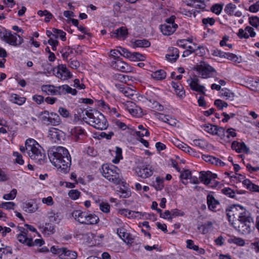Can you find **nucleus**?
Listing matches in <instances>:
<instances>
[{"label":"nucleus","instance_id":"nucleus-1","mask_svg":"<svg viewBox=\"0 0 259 259\" xmlns=\"http://www.w3.org/2000/svg\"><path fill=\"white\" fill-rule=\"evenodd\" d=\"M49 158L51 163L60 171L67 173L71 165V157L68 151L63 147H57L50 153Z\"/></svg>","mask_w":259,"mask_h":259},{"label":"nucleus","instance_id":"nucleus-2","mask_svg":"<svg viewBox=\"0 0 259 259\" xmlns=\"http://www.w3.org/2000/svg\"><path fill=\"white\" fill-rule=\"evenodd\" d=\"M20 150L36 163L41 164L45 161L46 155L42 148L33 139H27L25 141V146H20Z\"/></svg>","mask_w":259,"mask_h":259},{"label":"nucleus","instance_id":"nucleus-3","mask_svg":"<svg viewBox=\"0 0 259 259\" xmlns=\"http://www.w3.org/2000/svg\"><path fill=\"white\" fill-rule=\"evenodd\" d=\"M85 114L87 117H83V120L94 128L100 130H104L107 128V121L100 112L93 110H85Z\"/></svg>","mask_w":259,"mask_h":259},{"label":"nucleus","instance_id":"nucleus-4","mask_svg":"<svg viewBox=\"0 0 259 259\" xmlns=\"http://www.w3.org/2000/svg\"><path fill=\"white\" fill-rule=\"evenodd\" d=\"M100 170L104 178L114 184H119L121 181L120 170L116 166L104 164Z\"/></svg>","mask_w":259,"mask_h":259},{"label":"nucleus","instance_id":"nucleus-5","mask_svg":"<svg viewBox=\"0 0 259 259\" xmlns=\"http://www.w3.org/2000/svg\"><path fill=\"white\" fill-rule=\"evenodd\" d=\"M74 219L80 224L95 225L99 222V218L95 214L89 213L80 210H75L72 212Z\"/></svg>","mask_w":259,"mask_h":259},{"label":"nucleus","instance_id":"nucleus-6","mask_svg":"<svg viewBox=\"0 0 259 259\" xmlns=\"http://www.w3.org/2000/svg\"><path fill=\"white\" fill-rule=\"evenodd\" d=\"M198 72L199 75L202 78L211 77L213 73L215 72V69L208 64L204 62H200L194 68Z\"/></svg>","mask_w":259,"mask_h":259},{"label":"nucleus","instance_id":"nucleus-7","mask_svg":"<svg viewBox=\"0 0 259 259\" xmlns=\"http://www.w3.org/2000/svg\"><path fill=\"white\" fill-rule=\"evenodd\" d=\"M50 251L53 253L58 255L60 258L62 259H76L77 256V253L66 248L53 246L50 248Z\"/></svg>","mask_w":259,"mask_h":259},{"label":"nucleus","instance_id":"nucleus-8","mask_svg":"<svg viewBox=\"0 0 259 259\" xmlns=\"http://www.w3.org/2000/svg\"><path fill=\"white\" fill-rule=\"evenodd\" d=\"M175 18L174 16H171L165 20L164 24L160 25V29L163 35H170L176 31L178 25L175 23Z\"/></svg>","mask_w":259,"mask_h":259},{"label":"nucleus","instance_id":"nucleus-9","mask_svg":"<svg viewBox=\"0 0 259 259\" xmlns=\"http://www.w3.org/2000/svg\"><path fill=\"white\" fill-rule=\"evenodd\" d=\"M53 74L62 80L71 78L72 77V74L64 64H59L55 68L53 69Z\"/></svg>","mask_w":259,"mask_h":259},{"label":"nucleus","instance_id":"nucleus-10","mask_svg":"<svg viewBox=\"0 0 259 259\" xmlns=\"http://www.w3.org/2000/svg\"><path fill=\"white\" fill-rule=\"evenodd\" d=\"M5 42L10 45L17 47L23 44L24 40L22 37L16 33H12L11 31H9Z\"/></svg>","mask_w":259,"mask_h":259},{"label":"nucleus","instance_id":"nucleus-11","mask_svg":"<svg viewBox=\"0 0 259 259\" xmlns=\"http://www.w3.org/2000/svg\"><path fill=\"white\" fill-rule=\"evenodd\" d=\"M64 133L56 128H51L49 131L48 137L54 143H59L63 139Z\"/></svg>","mask_w":259,"mask_h":259},{"label":"nucleus","instance_id":"nucleus-12","mask_svg":"<svg viewBox=\"0 0 259 259\" xmlns=\"http://www.w3.org/2000/svg\"><path fill=\"white\" fill-rule=\"evenodd\" d=\"M187 82L189 83L190 88L192 90L205 95V92H204L205 87L199 84V80L197 77L189 78L187 80Z\"/></svg>","mask_w":259,"mask_h":259},{"label":"nucleus","instance_id":"nucleus-13","mask_svg":"<svg viewBox=\"0 0 259 259\" xmlns=\"http://www.w3.org/2000/svg\"><path fill=\"white\" fill-rule=\"evenodd\" d=\"M203 130L212 135H218L219 136L221 134H224L225 129L222 127H219L211 124H205L202 126Z\"/></svg>","mask_w":259,"mask_h":259},{"label":"nucleus","instance_id":"nucleus-14","mask_svg":"<svg viewBox=\"0 0 259 259\" xmlns=\"http://www.w3.org/2000/svg\"><path fill=\"white\" fill-rule=\"evenodd\" d=\"M70 134L74 138L75 141L82 140L87 136L84 130L80 126H75L71 128Z\"/></svg>","mask_w":259,"mask_h":259},{"label":"nucleus","instance_id":"nucleus-15","mask_svg":"<svg viewBox=\"0 0 259 259\" xmlns=\"http://www.w3.org/2000/svg\"><path fill=\"white\" fill-rule=\"evenodd\" d=\"M116 233L119 237L127 244H132L134 242V238L133 236L129 233L127 232L124 228H118L116 230Z\"/></svg>","mask_w":259,"mask_h":259},{"label":"nucleus","instance_id":"nucleus-16","mask_svg":"<svg viewBox=\"0 0 259 259\" xmlns=\"http://www.w3.org/2000/svg\"><path fill=\"white\" fill-rule=\"evenodd\" d=\"M252 221H245L243 222H239V224L237 228H235L240 233L246 235L249 234L251 231L250 224Z\"/></svg>","mask_w":259,"mask_h":259},{"label":"nucleus","instance_id":"nucleus-17","mask_svg":"<svg viewBox=\"0 0 259 259\" xmlns=\"http://www.w3.org/2000/svg\"><path fill=\"white\" fill-rule=\"evenodd\" d=\"M61 86L55 87L53 85H43L41 87V91L47 95H57L61 94V90H60Z\"/></svg>","mask_w":259,"mask_h":259},{"label":"nucleus","instance_id":"nucleus-18","mask_svg":"<svg viewBox=\"0 0 259 259\" xmlns=\"http://www.w3.org/2000/svg\"><path fill=\"white\" fill-rule=\"evenodd\" d=\"M179 56V52L177 48L174 47L169 48L167 54L165 55L166 59L171 62H175Z\"/></svg>","mask_w":259,"mask_h":259},{"label":"nucleus","instance_id":"nucleus-19","mask_svg":"<svg viewBox=\"0 0 259 259\" xmlns=\"http://www.w3.org/2000/svg\"><path fill=\"white\" fill-rule=\"evenodd\" d=\"M231 147L237 153L244 152L248 153L249 151V148L244 142L239 143L237 141H234L232 144Z\"/></svg>","mask_w":259,"mask_h":259},{"label":"nucleus","instance_id":"nucleus-20","mask_svg":"<svg viewBox=\"0 0 259 259\" xmlns=\"http://www.w3.org/2000/svg\"><path fill=\"white\" fill-rule=\"evenodd\" d=\"M126 107H127V109L132 115L137 117H140L143 115L142 109L132 102L127 103Z\"/></svg>","mask_w":259,"mask_h":259},{"label":"nucleus","instance_id":"nucleus-21","mask_svg":"<svg viewBox=\"0 0 259 259\" xmlns=\"http://www.w3.org/2000/svg\"><path fill=\"white\" fill-rule=\"evenodd\" d=\"M136 172L139 177L146 179L151 176L153 174V170L147 166H142L138 168Z\"/></svg>","mask_w":259,"mask_h":259},{"label":"nucleus","instance_id":"nucleus-22","mask_svg":"<svg viewBox=\"0 0 259 259\" xmlns=\"http://www.w3.org/2000/svg\"><path fill=\"white\" fill-rule=\"evenodd\" d=\"M240 208L241 207H240V205H233L227 207L226 213L227 219L230 223L233 221L232 220V216L237 214V210H239Z\"/></svg>","mask_w":259,"mask_h":259},{"label":"nucleus","instance_id":"nucleus-23","mask_svg":"<svg viewBox=\"0 0 259 259\" xmlns=\"http://www.w3.org/2000/svg\"><path fill=\"white\" fill-rule=\"evenodd\" d=\"M174 145L183 151L189 153L190 155H194L195 152L187 144L180 142L179 140H175L174 142Z\"/></svg>","mask_w":259,"mask_h":259},{"label":"nucleus","instance_id":"nucleus-24","mask_svg":"<svg viewBox=\"0 0 259 259\" xmlns=\"http://www.w3.org/2000/svg\"><path fill=\"white\" fill-rule=\"evenodd\" d=\"M207 204L209 209L211 211H214L217 206L219 205L220 203L212 195L208 194L207 196Z\"/></svg>","mask_w":259,"mask_h":259},{"label":"nucleus","instance_id":"nucleus-25","mask_svg":"<svg viewBox=\"0 0 259 259\" xmlns=\"http://www.w3.org/2000/svg\"><path fill=\"white\" fill-rule=\"evenodd\" d=\"M118 89L120 92H121L125 97L131 98L133 97L135 93V91L131 89L129 87L124 85H119Z\"/></svg>","mask_w":259,"mask_h":259},{"label":"nucleus","instance_id":"nucleus-26","mask_svg":"<svg viewBox=\"0 0 259 259\" xmlns=\"http://www.w3.org/2000/svg\"><path fill=\"white\" fill-rule=\"evenodd\" d=\"M23 208L25 211L32 213L35 212L37 209L38 207L35 202L30 201L24 203Z\"/></svg>","mask_w":259,"mask_h":259},{"label":"nucleus","instance_id":"nucleus-27","mask_svg":"<svg viewBox=\"0 0 259 259\" xmlns=\"http://www.w3.org/2000/svg\"><path fill=\"white\" fill-rule=\"evenodd\" d=\"M172 87L174 89V90L176 94L180 98H183L185 96V91L184 90L183 87L179 82L175 81L171 82Z\"/></svg>","mask_w":259,"mask_h":259},{"label":"nucleus","instance_id":"nucleus-28","mask_svg":"<svg viewBox=\"0 0 259 259\" xmlns=\"http://www.w3.org/2000/svg\"><path fill=\"white\" fill-rule=\"evenodd\" d=\"M127 34V30L123 27H121L115 30L111 34V36L112 37H120L124 38L126 36Z\"/></svg>","mask_w":259,"mask_h":259},{"label":"nucleus","instance_id":"nucleus-29","mask_svg":"<svg viewBox=\"0 0 259 259\" xmlns=\"http://www.w3.org/2000/svg\"><path fill=\"white\" fill-rule=\"evenodd\" d=\"M240 207H241V208L239 209V210H237V211H238L239 222H243L245 221H252V219L248 215L247 212L244 208V207L241 205H240Z\"/></svg>","mask_w":259,"mask_h":259},{"label":"nucleus","instance_id":"nucleus-30","mask_svg":"<svg viewBox=\"0 0 259 259\" xmlns=\"http://www.w3.org/2000/svg\"><path fill=\"white\" fill-rule=\"evenodd\" d=\"M115 68L120 71L127 72L129 71V66L128 64L120 60H117L115 62Z\"/></svg>","mask_w":259,"mask_h":259},{"label":"nucleus","instance_id":"nucleus-31","mask_svg":"<svg viewBox=\"0 0 259 259\" xmlns=\"http://www.w3.org/2000/svg\"><path fill=\"white\" fill-rule=\"evenodd\" d=\"M156 116L158 119L167 123L170 125L176 126L177 124L176 120L172 119L171 118H169L168 116L167 115L161 113H158L156 115Z\"/></svg>","mask_w":259,"mask_h":259},{"label":"nucleus","instance_id":"nucleus-32","mask_svg":"<svg viewBox=\"0 0 259 259\" xmlns=\"http://www.w3.org/2000/svg\"><path fill=\"white\" fill-rule=\"evenodd\" d=\"M61 122V120L58 114L53 112L50 113L49 125L56 126L60 124Z\"/></svg>","mask_w":259,"mask_h":259},{"label":"nucleus","instance_id":"nucleus-33","mask_svg":"<svg viewBox=\"0 0 259 259\" xmlns=\"http://www.w3.org/2000/svg\"><path fill=\"white\" fill-rule=\"evenodd\" d=\"M187 247L190 249H193L197 251L199 254H203L205 253V250L203 248H199L198 245H195L194 241L192 240H187L186 241Z\"/></svg>","mask_w":259,"mask_h":259},{"label":"nucleus","instance_id":"nucleus-34","mask_svg":"<svg viewBox=\"0 0 259 259\" xmlns=\"http://www.w3.org/2000/svg\"><path fill=\"white\" fill-rule=\"evenodd\" d=\"M151 76L156 80H162L166 77V72L163 70L160 69L152 72Z\"/></svg>","mask_w":259,"mask_h":259},{"label":"nucleus","instance_id":"nucleus-35","mask_svg":"<svg viewBox=\"0 0 259 259\" xmlns=\"http://www.w3.org/2000/svg\"><path fill=\"white\" fill-rule=\"evenodd\" d=\"M12 253V249L10 246L2 244L0 247V259H3L6 255Z\"/></svg>","mask_w":259,"mask_h":259},{"label":"nucleus","instance_id":"nucleus-36","mask_svg":"<svg viewBox=\"0 0 259 259\" xmlns=\"http://www.w3.org/2000/svg\"><path fill=\"white\" fill-rule=\"evenodd\" d=\"M10 100L15 104L22 105L25 103L26 99L25 98L19 96L17 94H12L11 96Z\"/></svg>","mask_w":259,"mask_h":259},{"label":"nucleus","instance_id":"nucleus-37","mask_svg":"<svg viewBox=\"0 0 259 259\" xmlns=\"http://www.w3.org/2000/svg\"><path fill=\"white\" fill-rule=\"evenodd\" d=\"M17 238L19 242L22 243H26L29 246H32L34 245L32 238H26L20 233L18 234Z\"/></svg>","mask_w":259,"mask_h":259},{"label":"nucleus","instance_id":"nucleus-38","mask_svg":"<svg viewBox=\"0 0 259 259\" xmlns=\"http://www.w3.org/2000/svg\"><path fill=\"white\" fill-rule=\"evenodd\" d=\"M208 176V171L206 172L202 171L199 172V179L201 182L208 185L210 183V178Z\"/></svg>","mask_w":259,"mask_h":259},{"label":"nucleus","instance_id":"nucleus-39","mask_svg":"<svg viewBox=\"0 0 259 259\" xmlns=\"http://www.w3.org/2000/svg\"><path fill=\"white\" fill-rule=\"evenodd\" d=\"M42 233L48 235L53 234L55 232L54 226L50 223H46L45 226L42 227Z\"/></svg>","mask_w":259,"mask_h":259},{"label":"nucleus","instance_id":"nucleus-40","mask_svg":"<svg viewBox=\"0 0 259 259\" xmlns=\"http://www.w3.org/2000/svg\"><path fill=\"white\" fill-rule=\"evenodd\" d=\"M50 115V113L49 111L45 110L39 113V118L44 124L49 125Z\"/></svg>","mask_w":259,"mask_h":259},{"label":"nucleus","instance_id":"nucleus-41","mask_svg":"<svg viewBox=\"0 0 259 259\" xmlns=\"http://www.w3.org/2000/svg\"><path fill=\"white\" fill-rule=\"evenodd\" d=\"M150 42L146 39H137L134 42V47L137 48H148L150 47Z\"/></svg>","mask_w":259,"mask_h":259},{"label":"nucleus","instance_id":"nucleus-42","mask_svg":"<svg viewBox=\"0 0 259 259\" xmlns=\"http://www.w3.org/2000/svg\"><path fill=\"white\" fill-rule=\"evenodd\" d=\"M49 221L51 222L59 224L62 220V218L58 213H55L53 211H51L49 214Z\"/></svg>","mask_w":259,"mask_h":259},{"label":"nucleus","instance_id":"nucleus-43","mask_svg":"<svg viewBox=\"0 0 259 259\" xmlns=\"http://www.w3.org/2000/svg\"><path fill=\"white\" fill-rule=\"evenodd\" d=\"M145 56L138 52L130 53L129 56V59L133 61H143L144 60Z\"/></svg>","mask_w":259,"mask_h":259},{"label":"nucleus","instance_id":"nucleus-44","mask_svg":"<svg viewBox=\"0 0 259 259\" xmlns=\"http://www.w3.org/2000/svg\"><path fill=\"white\" fill-rule=\"evenodd\" d=\"M60 90H61V94L67 93L72 95H75L77 93V91L75 89H72L67 84L61 85Z\"/></svg>","mask_w":259,"mask_h":259},{"label":"nucleus","instance_id":"nucleus-45","mask_svg":"<svg viewBox=\"0 0 259 259\" xmlns=\"http://www.w3.org/2000/svg\"><path fill=\"white\" fill-rule=\"evenodd\" d=\"M236 9L235 5L232 3L227 4L224 9L225 12L229 15L232 16L234 15V12Z\"/></svg>","mask_w":259,"mask_h":259},{"label":"nucleus","instance_id":"nucleus-46","mask_svg":"<svg viewBox=\"0 0 259 259\" xmlns=\"http://www.w3.org/2000/svg\"><path fill=\"white\" fill-rule=\"evenodd\" d=\"M220 94L222 97L225 98L226 100L232 99L234 97V94L229 90L224 88L221 90Z\"/></svg>","mask_w":259,"mask_h":259},{"label":"nucleus","instance_id":"nucleus-47","mask_svg":"<svg viewBox=\"0 0 259 259\" xmlns=\"http://www.w3.org/2000/svg\"><path fill=\"white\" fill-rule=\"evenodd\" d=\"M115 154V157L112 161L113 163L116 164L119 162L120 159H122V150L120 148L116 147Z\"/></svg>","mask_w":259,"mask_h":259},{"label":"nucleus","instance_id":"nucleus-48","mask_svg":"<svg viewBox=\"0 0 259 259\" xmlns=\"http://www.w3.org/2000/svg\"><path fill=\"white\" fill-rule=\"evenodd\" d=\"M117 194L122 198H127L131 196V191L128 190H124L120 188L116 191Z\"/></svg>","mask_w":259,"mask_h":259},{"label":"nucleus","instance_id":"nucleus-49","mask_svg":"<svg viewBox=\"0 0 259 259\" xmlns=\"http://www.w3.org/2000/svg\"><path fill=\"white\" fill-rule=\"evenodd\" d=\"M17 193V190L13 189L11 190L10 193L4 195L3 199L5 200H13L16 197Z\"/></svg>","mask_w":259,"mask_h":259},{"label":"nucleus","instance_id":"nucleus-50","mask_svg":"<svg viewBox=\"0 0 259 259\" xmlns=\"http://www.w3.org/2000/svg\"><path fill=\"white\" fill-rule=\"evenodd\" d=\"M202 233L205 234L211 231L212 229V223L210 221H207L202 226Z\"/></svg>","mask_w":259,"mask_h":259},{"label":"nucleus","instance_id":"nucleus-51","mask_svg":"<svg viewBox=\"0 0 259 259\" xmlns=\"http://www.w3.org/2000/svg\"><path fill=\"white\" fill-rule=\"evenodd\" d=\"M15 203L13 202H5L0 204V208L5 209H14Z\"/></svg>","mask_w":259,"mask_h":259},{"label":"nucleus","instance_id":"nucleus-52","mask_svg":"<svg viewBox=\"0 0 259 259\" xmlns=\"http://www.w3.org/2000/svg\"><path fill=\"white\" fill-rule=\"evenodd\" d=\"M214 105L219 109L223 110L224 107H227L228 104L220 99H217L214 102Z\"/></svg>","mask_w":259,"mask_h":259},{"label":"nucleus","instance_id":"nucleus-53","mask_svg":"<svg viewBox=\"0 0 259 259\" xmlns=\"http://www.w3.org/2000/svg\"><path fill=\"white\" fill-rule=\"evenodd\" d=\"M100 209L105 213H108L110 211V205L107 202H102L99 204Z\"/></svg>","mask_w":259,"mask_h":259},{"label":"nucleus","instance_id":"nucleus-54","mask_svg":"<svg viewBox=\"0 0 259 259\" xmlns=\"http://www.w3.org/2000/svg\"><path fill=\"white\" fill-rule=\"evenodd\" d=\"M68 196L72 199L76 200L79 198L80 192L77 190L72 189L69 191Z\"/></svg>","mask_w":259,"mask_h":259},{"label":"nucleus","instance_id":"nucleus-55","mask_svg":"<svg viewBox=\"0 0 259 259\" xmlns=\"http://www.w3.org/2000/svg\"><path fill=\"white\" fill-rule=\"evenodd\" d=\"M249 24L253 27L259 26V18L257 16H252L249 18Z\"/></svg>","mask_w":259,"mask_h":259},{"label":"nucleus","instance_id":"nucleus-56","mask_svg":"<svg viewBox=\"0 0 259 259\" xmlns=\"http://www.w3.org/2000/svg\"><path fill=\"white\" fill-rule=\"evenodd\" d=\"M163 180L161 179L160 177H157L156 178V184H154L155 188L157 190H161L163 187Z\"/></svg>","mask_w":259,"mask_h":259},{"label":"nucleus","instance_id":"nucleus-57","mask_svg":"<svg viewBox=\"0 0 259 259\" xmlns=\"http://www.w3.org/2000/svg\"><path fill=\"white\" fill-rule=\"evenodd\" d=\"M13 156L16 157L15 162L18 164L22 165L24 164V160L22 158V155L18 152H14Z\"/></svg>","mask_w":259,"mask_h":259},{"label":"nucleus","instance_id":"nucleus-58","mask_svg":"<svg viewBox=\"0 0 259 259\" xmlns=\"http://www.w3.org/2000/svg\"><path fill=\"white\" fill-rule=\"evenodd\" d=\"M223 9V6L220 4H215L211 7V11L217 15H219Z\"/></svg>","mask_w":259,"mask_h":259},{"label":"nucleus","instance_id":"nucleus-59","mask_svg":"<svg viewBox=\"0 0 259 259\" xmlns=\"http://www.w3.org/2000/svg\"><path fill=\"white\" fill-rule=\"evenodd\" d=\"M118 53L121 55V56H123V57L128 59L129 56L130 55V52L128 51L127 49L122 48V47H118Z\"/></svg>","mask_w":259,"mask_h":259},{"label":"nucleus","instance_id":"nucleus-60","mask_svg":"<svg viewBox=\"0 0 259 259\" xmlns=\"http://www.w3.org/2000/svg\"><path fill=\"white\" fill-rule=\"evenodd\" d=\"M68 66L72 69H77L79 66V63L75 59H71L68 61Z\"/></svg>","mask_w":259,"mask_h":259},{"label":"nucleus","instance_id":"nucleus-61","mask_svg":"<svg viewBox=\"0 0 259 259\" xmlns=\"http://www.w3.org/2000/svg\"><path fill=\"white\" fill-rule=\"evenodd\" d=\"M250 247L256 253H259V239H255L254 241L251 243Z\"/></svg>","mask_w":259,"mask_h":259},{"label":"nucleus","instance_id":"nucleus-62","mask_svg":"<svg viewBox=\"0 0 259 259\" xmlns=\"http://www.w3.org/2000/svg\"><path fill=\"white\" fill-rule=\"evenodd\" d=\"M191 176V172L189 169L184 170L182 172L180 178L182 180L189 179Z\"/></svg>","mask_w":259,"mask_h":259},{"label":"nucleus","instance_id":"nucleus-63","mask_svg":"<svg viewBox=\"0 0 259 259\" xmlns=\"http://www.w3.org/2000/svg\"><path fill=\"white\" fill-rule=\"evenodd\" d=\"M222 191L224 194L231 198H234L235 197V192L231 188H226L223 189Z\"/></svg>","mask_w":259,"mask_h":259},{"label":"nucleus","instance_id":"nucleus-64","mask_svg":"<svg viewBox=\"0 0 259 259\" xmlns=\"http://www.w3.org/2000/svg\"><path fill=\"white\" fill-rule=\"evenodd\" d=\"M259 10V1L251 5L248 9V11L252 13H256Z\"/></svg>","mask_w":259,"mask_h":259}]
</instances>
